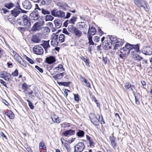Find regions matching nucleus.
<instances>
[{"mask_svg": "<svg viewBox=\"0 0 152 152\" xmlns=\"http://www.w3.org/2000/svg\"><path fill=\"white\" fill-rule=\"evenodd\" d=\"M21 20V21H18V24L22 26H25L28 28H30L31 26L30 20L27 15H24Z\"/></svg>", "mask_w": 152, "mask_h": 152, "instance_id": "nucleus-1", "label": "nucleus"}, {"mask_svg": "<svg viewBox=\"0 0 152 152\" xmlns=\"http://www.w3.org/2000/svg\"><path fill=\"white\" fill-rule=\"evenodd\" d=\"M68 28L69 31L76 37H80L82 35V32L73 25L69 26Z\"/></svg>", "mask_w": 152, "mask_h": 152, "instance_id": "nucleus-2", "label": "nucleus"}, {"mask_svg": "<svg viewBox=\"0 0 152 152\" xmlns=\"http://www.w3.org/2000/svg\"><path fill=\"white\" fill-rule=\"evenodd\" d=\"M134 2L135 4L139 7L144 9L145 11H148V8L147 6V3L143 0H134Z\"/></svg>", "mask_w": 152, "mask_h": 152, "instance_id": "nucleus-3", "label": "nucleus"}, {"mask_svg": "<svg viewBox=\"0 0 152 152\" xmlns=\"http://www.w3.org/2000/svg\"><path fill=\"white\" fill-rule=\"evenodd\" d=\"M21 8L20 7L19 2L17 1L15 7L13 10L11 11V14L12 16L14 17H16L20 13V10Z\"/></svg>", "mask_w": 152, "mask_h": 152, "instance_id": "nucleus-4", "label": "nucleus"}, {"mask_svg": "<svg viewBox=\"0 0 152 152\" xmlns=\"http://www.w3.org/2000/svg\"><path fill=\"white\" fill-rule=\"evenodd\" d=\"M85 148V146L84 143L79 142L76 145L74 146V152H82Z\"/></svg>", "mask_w": 152, "mask_h": 152, "instance_id": "nucleus-5", "label": "nucleus"}, {"mask_svg": "<svg viewBox=\"0 0 152 152\" xmlns=\"http://www.w3.org/2000/svg\"><path fill=\"white\" fill-rule=\"evenodd\" d=\"M51 14L54 17L63 18L65 16V13L61 10L57 11L56 10H53L51 11Z\"/></svg>", "mask_w": 152, "mask_h": 152, "instance_id": "nucleus-6", "label": "nucleus"}, {"mask_svg": "<svg viewBox=\"0 0 152 152\" xmlns=\"http://www.w3.org/2000/svg\"><path fill=\"white\" fill-rule=\"evenodd\" d=\"M33 51L34 53L38 55H42L44 52L42 47L38 45L34 46L33 48Z\"/></svg>", "mask_w": 152, "mask_h": 152, "instance_id": "nucleus-7", "label": "nucleus"}, {"mask_svg": "<svg viewBox=\"0 0 152 152\" xmlns=\"http://www.w3.org/2000/svg\"><path fill=\"white\" fill-rule=\"evenodd\" d=\"M29 15L31 19L34 20H38L40 17L38 12L37 10H35L31 12Z\"/></svg>", "mask_w": 152, "mask_h": 152, "instance_id": "nucleus-8", "label": "nucleus"}, {"mask_svg": "<svg viewBox=\"0 0 152 152\" xmlns=\"http://www.w3.org/2000/svg\"><path fill=\"white\" fill-rule=\"evenodd\" d=\"M22 5L23 9L29 10L32 7L31 3L28 0H25L22 3Z\"/></svg>", "mask_w": 152, "mask_h": 152, "instance_id": "nucleus-9", "label": "nucleus"}, {"mask_svg": "<svg viewBox=\"0 0 152 152\" xmlns=\"http://www.w3.org/2000/svg\"><path fill=\"white\" fill-rule=\"evenodd\" d=\"M142 52L145 55H152V48L149 47H145L143 48Z\"/></svg>", "mask_w": 152, "mask_h": 152, "instance_id": "nucleus-10", "label": "nucleus"}, {"mask_svg": "<svg viewBox=\"0 0 152 152\" xmlns=\"http://www.w3.org/2000/svg\"><path fill=\"white\" fill-rule=\"evenodd\" d=\"M124 43V39H118V40L115 44L114 49V50L118 49L119 48L121 47Z\"/></svg>", "mask_w": 152, "mask_h": 152, "instance_id": "nucleus-11", "label": "nucleus"}, {"mask_svg": "<svg viewBox=\"0 0 152 152\" xmlns=\"http://www.w3.org/2000/svg\"><path fill=\"white\" fill-rule=\"evenodd\" d=\"M50 40L43 41L42 43L41 44V45L43 47L45 50L46 53H47V49L50 47V46L49 44Z\"/></svg>", "mask_w": 152, "mask_h": 152, "instance_id": "nucleus-12", "label": "nucleus"}, {"mask_svg": "<svg viewBox=\"0 0 152 152\" xmlns=\"http://www.w3.org/2000/svg\"><path fill=\"white\" fill-rule=\"evenodd\" d=\"M55 61L56 59L55 57L52 56H50L47 57L45 59L46 62L49 64H52Z\"/></svg>", "mask_w": 152, "mask_h": 152, "instance_id": "nucleus-13", "label": "nucleus"}, {"mask_svg": "<svg viewBox=\"0 0 152 152\" xmlns=\"http://www.w3.org/2000/svg\"><path fill=\"white\" fill-rule=\"evenodd\" d=\"M77 25L79 28L81 29H83V30H87V26L86 23L83 22H79L77 23Z\"/></svg>", "mask_w": 152, "mask_h": 152, "instance_id": "nucleus-14", "label": "nucleus"}, {"mask_svg": "<svg viewBox=\"0 0 152 152\" xmlns=\"http://www.w3.org/2000/svg\"><path fill=\"white\" fill-rule=\"evenodd\" d=\"M75 133V130L70 129L68 130H67L64 132L63 133V134L64 136H71L74 135Z\"/></svg>", "mask_w": 152, "mask_h": 152, "instance_id": "nucleus-15", "label": "nucleus"}, {"mask_svg": "<svg viewBox=\"0 0 152 152\" xmlns=\"http://www.w3.org/2000/svg\"><path fill=\"white\" fill-rule=\"evenodd\" d=\"M96 31V29L95 27L93 26H91L90 28L89 26L88 29V34L94 35L95 34Z\"/></svg>", "mask_w": 152, "mask_h": 152, "instance_id": "nucleus-16", "label": "nucleus"}, {"mask_svg": "<svg viewBox=\"0 0 152 152\" xmlns=\"http://www.w3.org/2000/svg\"><path fill=\"white\" fill-rule=\"evenodd\" d=\"M109 38L110 39L111 42L113 45L115 44L118 40L119 38H118L117 37L113 35H108Z\"/></svg>", "mask_w": 152, "mask_h": 152, "instance_id": "nucleus-17", "label": "nucleus"}, {"mask_svg": "<svg viewBox=\"0 0 152 152\" xmlns=\"http://www.w3.org/2000/svg\"><path fill=\"white\" fill-rule=\"evenodd\" d=\"M120 52L124 56L128 55L130 53L129 51L126 49L125 46L120 49Z\"/></svg>", "mask_w": 152, "mask_h": 152, "instance_id": "nucleus-18", "label": "nucleus"}, {"mask_svg": "<svg viewBox=\"0 0 152 152\" xmlns=\"http://www.w3.org/2000/svg\"><path fill=\"white\" fill-rule=\"evenodd\" d=\"M3 113L4 115L7 116L10 119H13L15 117L14 114L11 111L9 113H6L4 112H3Z\"/></svg>", "mask_w": 152, "mask_h": 152, "instance_id": "nucleus-19", "label": "nucleus"}, {"mask_svg": "<svg viewBox=\"0 0 152 152\" xmlns=\"http://www.w3.org/2000/svg\"><path fill=\"white\" fill-rule=\"evenodd\" d=\"M52 120L54 123H59L61 120L58 118V116L56 115H54L51 118Z\"/></svg>", "mask_w": 152, "mask_h": 152, "instance_id": "nucleus-20", "label": "nucleus"}, {"mask_svg": "<svg viewBox=\"0 0 152 152\" xmlns=\"http://www.w3.org/2000/svg\"><path fill=\"white\" fill-rule=\"evenodd\" d=\"M54 23L56 27L57 28H58L61 27L62 25V21L60 20H55L54 21Z\"/></svg>", "mask_w": 152, "mask_h": 152, "instance_id": "nucleus-21", "label": "nucleus"}, {"mask_svg": "<svg viewBox=\"0 0 152 152\" xmlns=\"http://www.w3.org/2000/svg\"><path fill=\"white\" fill-rule=\"evenodd\" d=\"M64 76V73H61L59 74H56V75L53 76V77L54 79L55 80H56L57 79H60L62 78Z\"/></svg>", "mask_w": 152, "mask_h": 152, "instance_id": "nucleus-22", "label": "nucleus"}, {"mask_svg": "<svg viewBox=\"0 0 152 152\" xmlns=\"http://www.w3.org/2000/svg\"><path fill=\"white\" fill-rule=\"evenodd\" d=\"M54 71L56 72L58 70L60 72H62L64 70V69L63 67V66L62 64H59L58 66L55 68L53 69Z\"/></svg>", "mask_w": 152, "mask_h": 152, "instance_id": "nucleus-23", "label": "nucleus"}, {"mask_svg": "<svg viewBox=\"0 0 152 152\" xmlns=\"http://www.w3.org/2000/svg\"><path fill=\"white\" fill-rule=\"evenodd\" d=\"M31 41L35 43H39V42L40 40L37 35H34L32 37Z\"/></svg>", "mask_w": 152, "mask_h": 152, "instance_id": "nucleus-24", "label": "nucleus"}, {"mask_svg": "<svg viewBox=\"0 0 152 152\" xmlns=\"http://www.w3.org/2000/svg\"><path fill=\"white\" fill-rule=\"evenodd\" d=\"M132 87H134V86H132V85L129 83V82L126 83L124 86V87L126 89H129L131 90L132 91H133Z\"/></svg>", "mask_w": 152, "mask_h": 152, "instance_id": "nucleus-25", "label": "nucleus"}, {"mask_svg": "<svg viewBox=\"0 0 152 152\" xmlns=\"http://www.w3.org/2000/svg\"><path fill=\"white\" fill-rule=\"evenodd\" d=\"M105 45V46L106 47L107 50L111 48L112 45L113 44L111 42H109V41L107 40L104 42Z\"/></svg>", "mask_w": 152, "mask_h": 152, "instance_id": "nucleus-26", "label": "nucleus"}, {"mask_svg": "<svg viewBox=\"0 0 152 152\" xmlns=\"http://www.w3.org/2000/svg\"><path fill=\"white\" fill-rule=\"evenodd\" d=\"M4 73H5V76L4 77V78L3 79L5 80L9 81L11 80V75L7 72H4Z\"/></svg>", "mask_w": 152, "mask_h": 152, "instance_id": "nucleus-27", "label": "nucleus"}, {"mask_svg": "<svg viewBox=\"0 0 152 152\" xmlns=\"http://www.w3.org/2000/svg\"><path fill=\"white\" fill-rule=\"evenodd\" d=\"M58 84L60 86H69L71 83L70 82H59L57 81Z\"/></svg>", "mask_w": 152, "mask_h": 152, "instance_id": "nucleus-28", "label": "nucleus"}, {"mask_svg": "<svg viewBox=\"0 0 152 152\" xmlns=\"http://www.w3.org/2000/svg\"><path fill=\"white\" fill-rule=\"evenodd\" d=\"M22 88L24 91V92L26 94H27V93L26 92L27 90L28 89V87L27 85L25 83H23L22 86Z\"/></svg>", "mask_w": 152, "mask_h": 152, "instance_id": "nucleus-29", "label": "nucleus"}, {"mask_svg": "<svg viewBox=\"0 0 152 152\" xmlns=\"http://www.w3.org/2000/svg\"><path fill=\"white\" fill-rule=\"evenodd\" d=\"M91 122L94 124H95L99 121V119H98L96 115H94L93 118L91 119Z\"/></svg>", "mask_w": 152, "mask_h": 152, "instance_id": "nucleus-30", "label": "nucleus"}, {"mask_svg": "<svg viewBox=\"0 0 152 152\" xmlns=\"http://www.w3.org/2000/svg\"><path fill=\"white\" fill-rule=\"evenodd\" d=\"M80 58L81 59L83 60L84 62L86 63V65L87 66H90L88 59L86 57V58H85L83 56L80 57Z\"/></svg>", "mask_w": 152, "mask_h": 152, "instance_id": "nucleus-31", "label": "nucleus"}, {"mask_svg": "<svg viewBox=\"0 0 152 152\" xmlns=\"http://www.w3.org/2000/svg\"><path fill=\"white\" fill-rule=\"evenodd\" d=\"M5 7L8 9H10L14 6V4L12 2L7 3L4 4Z\"/></svg>", "mask_w": 152, "mask_h": 152, "instance_id": "nucleus-32", "label": "nucleus"}, {"mask_svg": "<svg viewBox=\"0 0 152 152\" xmlns=\"http://www.w3.org/2000/svg\"><path fill=\"white\" fill-rule=\"evenodd\" d=\"M125 46L126 49L129 50L130 52V50L133 49V46L132 45L128 43H127L125 45Z\"/></svg>", "mask_w": 152, "mask_h": 152, "instance_id": "nucleus-33", "label": "nucleus"}, {"mask_svg": "<svg viewBox=\"0 0 152 152\" xmlns=\"http://www.w3.org/2000/svg\"><path fill=\"white\" fill-rule=\"evenodd\" d=\"M84 132L82 130H79L76 133V135L79 137H81L84 136Z\"/></svg>", "mask_w": 152, "mask_h": 152, "instance_id": "nucleus-34", "label": "nucleus"}, {"mask_svg": "<svg viewBox=\"0 0 152 152\" xmlns=\"http://www.w3.org/2000/svg\"><path fill=\"white\" fill-rule=\"evenodd\" d=\"M54 18V17L50 15H47L45 16V20L46 21H52L53 20Z\"/></svg>", "mask_w": 152, "mask_h": 152, "instance_id": "nucleus-35", "label": "nucleus"}, {"mask_svg": "<svg viewBox=\"0 0 152 152\" xmlns=\"http://www.w3.org/2000/svg\"><path fill=\"white\" fill-rule=\"evenodd\" d=\"M41 11L42 13L44 15H50V11L45 9L43 8H42Z\"/></svg>", "mask_w": 152, "mask_h": 152, "instance_id": "nucleus-36", "label": "nucleus"}, {"mask_svg": "<svg viewBox=\"0 0 152 152\" xmlns=\"http://www.w3.org/2000/svg\"><path fill=\"white\" fill-rule=\"evenodd\" d=\"M133 57L134 58H136L138 61H140L143 59V58L139 55L133 54Z\"/></svg>", "mask_w": 152, "mask_h": 152, "instance_id": "nucleus-37", "label": "nucleus"}, {"mask_svg": "<svg viewBox=\"0 0 152 152\" xmlns=\"http://www.w3.org/2000/svg\"><path fill=\"white\" fill-rule=\"evenodd\" d=\"M133 46V49H134L137 52H140L139 46L140 45L139 44H137L135 45H132Z\"/></svg>", "mask_w": 152, "mask_h": 152, "instance_id": "nucleus-38", "label": "nucleus"}, {"mask_svg": "<svg viewBox=\"0 0 152 152\" xmlns=\"http://www.w3.org/2000/svg\"><path fill=\"white\" fill-rule=\"evenodd\" d=\"M59 40L61 42H64L65 40V35L63 34H60L59 37Z\"/></svg>", "mask_w": 152, "mask_h": 152, "instance_id": "nucleus-39", "label": "nucleus"}, {"mask_svg": "<svg viewBox=\"0 0 152 152\" xmlns=\"http://www.w3.org/2000/svg\"><path fill=\"white\" fill-rule=\"evenodd\" d=\"M40 27L39 26L37 23H34L32 28V31H36L38 30L39 28Z\"/></svg>", "mask_w": 152, "mask_h": 152, "instance_id": "nucleus-40", "label": "nucleus"}, {"mask_svg": "<svg viewBox=\"0 0 152 152\" xmlns=\"http://www.w3.org/2000/svg\"><path fill=\"white\" fill-rule=\"evenodd\" d=\"M76 18L75 17H72L70 20H69V22L72 24H74L75 21L76 20Z\"/></svg>", "mask_w": 152, "mask_h": 152, "instance_id": "nucleus-41", "label": "nucleus"}, {"mask_svg": "<svg viewBox=\"0 0 152 152\" xmlns=\"http://www.w3.org/2000/svg\"><path fill=\"white\" fill-rule=\"evenodd\" d=\"M26 101L28 102L29 107L31 110H33L34 107L33 104L28 99H27Z\"/></svg>", "mask_w": 152, "mask_h": 152, "instance_id": "nucleus-42", "label": "nucleus"}, {"mask_svg": "<svg viewBox=\"0 0 152 152\" xmlns=\"http://www.w3.org/2000/svg\"><path fill=\"white\" fill-rule=\"evenodd\" d=\"M61 126H63L64 128L69 127L70 126V124L66 123H64L61 124Z\"/></svg>", "mask_w": 152, "mask_h": 152, "instance_id": "nucleus-43", "label": "nucleus"}, {"mask_svg": "<svg viewBox=\"0 0 152 152\" xmlns=\"http://www.w3.org/2000/svg\"><path fill=\"white\" fill-rule=\"evenodd\" d=\"M51 45L53 46H57L58 45V42L56 41L52 40L51 42Z\"/></svg>", "mask_w": 152, "mask_h": 152, "instance_id": "nucleus-44", "label": "nucleus"}, {"mask_svg": "<svg viewBox=\"0 0 152 152\" xmlns=\"http://www.w3.org/2000/svg\"><path fill=\"white\" fill-rule=\"evenodd\" d=\"M75 100L76 102H78L79 100L80 97L78 94H74Z\"/></svg>", "mask_w": 152, "mask_h": 152, "instance_id": "nucleus-45", "label": "nucleus"}, {"mask_svg": "<svg viewBox=\"0 0 152 152\" xmlns=\"http://www.w3.org/2000/svg\"><path fill=\"white\" fill-rule=\"evenodd\" d=\"M1 11V13L4 14H6L8 12H9V11L6 8H2Z\"/></svg>", "mask_w": 152, "mask_h": 152, "instance_id": "nucleus-46", "label": "nucleus"}, {"mask_svg": "<svg viewBox=\"0 0 152 152\" xmlns=\"http://www.w3.org/2000/svg\"><path fill=\"white\" fill-rule=\"evenodd\" d=\"M18 29L19 31L22 33L25 31L26 28L24 27H18Z\"/></svg>", "mask_w": 152, "mask_h": 152, "instance_id": "nucleus-47", "label": "nucleus"}, {"mask_svg": "<svg viewBox=\"0 0 152 152\" xmlns=\"http://www.w3.org/2000/svg\"><path fill=\"white\" fill-rule=\"evenodd\" d=\"M98 31L99 32V35L100 36L104 33L103 32L102 30L99 27H98Z\"/></svg>", "mask_w": 152, "mask_h": 152, "instance_id": "nucleus-48", "label": "nucleus"}, {"mask_svg": "<svg viewBox=\"0 0 152 152\" xmlns=\"http://www.w3.org/2000/svg\"><path fill=\"white\" fill-rule=\"evenodd\" d=\"M40 27L41 26L44 25V22L43 21H40L36 23Z\"/></svg>", "mask_w": 152, "mask_h": 152, "instance_id": "nucleus-49", "label": "nucleus"}, {"mask_svg": "<svg viewBox=\"0 0 152 152\" xmlns=\"http://www.w3.org/2000/svg\"><path fill=\"white\" fill-rule=\"evenodd\" d=\"M18 71L17 69H16L14 72L12 73V75L13 76L16 77L18 76Z\"/></svg>", "mask_w": 152, "mask_h": 152, "instance_id": "nucleus-50", "label": "nucleus"}, {"mask_svg": "<svg viewBox=\"0 0 152 152\" xmlns=\"http://www.w3.org/2000/svg\"><path fill=\"white\" fill-rule=\"evenodd\" d=\"M35 68L37 69L41 73H43V71L42 69L40 68L37 65H36L35 66Z\"/></svg>", "mask_w": 152, "mask_h": 152, "instance_id": "nucleus-51", "label": "nucleus"}, {"mask_svg": "<svg viewBox=\"0 0 152 152\" xmlns=\"http://www.w3.org/2000/svg\"><path fill=\"white\" fill-rule=\"evenodd\" d=\"M111 142L112 146L114 148L116 146V143L115 140L114 139H111Z\"/></svg>", "mask_w": 152, "mask_h": 152, "instance_id": "nucleus-52", "label": "nucleus"}, {"mask_svg": "<svg viewBox=\"0 0 152 152\" xmlns=\"http://www.w3.org/2000/svg\"><path fill=\"white\" fill-rule=\"evenodd\" d=\"M58 39V35L55 34H53V40L57 41Z\"/></svg>", "mask_w": 152, "mask_h": 152, "instance_id": "nucleus-53", "label": "nucleus"}, {"mask_svg": "<svg viewBox=\"0 0 152 152\" xmlns=\"http://www.w3.org/2000/svg\"><path fill=\"white\" fill-rule=\"evenodd\" d=\"M19 63L24 67H26L27 66L26 64L24 62L23 60V59H22L20 61V62Z\"/></svg>", "mask_w": 152, "mask_h": 152, "instance_id": "nucleus-54", "label": "nucleus"}, {"mask_svg": "<svg viewBox=\"0 0 152 152\" xmlns=\"http://www.w3.org/2000/svg\"><path fill=\"white\" fill-rule=\"evenodd\" d=\"M0 83L2 84L4 86L8 88L7 86V84L6 82L4 81L3 80H0Z\"/></svg>", "mask_w": 152, "mask_h": 152, "instance_id": "nucleus-55", "label": "nucleus"}, {"mask_svg": "<svg viewBox=\"0 0 152 152\" xmlns=\"http://www.w3.org/2000/svg\"><path fill=\"white\" fill-rule=\"evenodd\" d=\"M4 54V51L0 48V58H1L3 55Z\"/></svg>", "mask_w": 152, "mask_h": 152, "instance_id": "nucleus-56", "label": "nucleus"}, {"mask_svg": "<svg viewBox=\"0 0 152 152\" xmlns=\"http://www.w3.org/2000/svg\"><path fill=\"white\" fill-rule=\"evenodd\" d=\"M71 15V14L70 13L68 12H67L66 15H65L64 17L63 18L65 19L68 18L70 17Z\"/></svg>", "mask_w": 152, "mask_h": 152, "instance_id": "nucleus-57", "label": "nucleus"}, {"mask_svg": "<svg viewBox=\"0 0 152 152\" xmlns=\"http://www.w3.org/2000/svg\"><path fill=\"white\" fill-rule=\"evenodd\" d=\"M40 4L42 5H47L46 2L45 0H40Z\"/></svg>", "mask_w": 152, "mask_h": 152, "instance_id": "nucleus-58", "label": "nucleus"}, {"mask_svg": "<svg viewBox=\"0 0 152 152\" xmlns=\"http://www.w3.org/2000/svg\"><path fill=\"white\" fill-rule=\"evenodd\" d=\"M62 33L65 34L69 35V33L67 31L66 29L65 28H64L62 31Z\"/></svg>", "mask_w": 152, "mask_h": 152, "instance_id": "nucleus-59", "label": "nucleus"}, {"mask_svg": "<svg viewBox=\"0 0 152 152\" xmlns=\"http://www.w3.org/2000/svg\"><path fill=\"white\" fill-rule=\"evenodd\" d=\"M84 83H85L86 86L90 88L91 86L89 82L88 81V80H86V81H85Z\"/></svg>", "mask_w": 152, "mask_h": 152, "instance_id": "nucleus-60", "label": "nucleus"}, {"mask_svg": "<svg viewBox=\"0 0 152 152\" xmlns=\"http://www.w3.org/2000/svg\"><path fill=\"white\" fill-rule=\"evenodd\" d=\"M64 147L66 148L67 151H70V149L68 147V145L67 143H65L64 145Z\"/></svg>", "mask_w": 152, "mask_h": 152, "instance_id": "nucleus-61", "label": "nucleus"}, {"mask_svg": "<svg viewBox=\"0 0 152 152\" xmlns=\"http://www.w3.org/2000/svg\"><path fill=\"white\" fill-rule=\"evenodd\" d=\"M134 97L135 99V103L137 104H140V102L138 99L137 98L136 96L134 95Z\"/></svg>", "mask_w": 152, "mask_h": 152, "instance_id": "nucleus-62", "label": "nucleus"}, {"mask_svg": "<svg viewBox=\"0 0 152 152\" xmlns=\"http://www.w3.org/2000/svg\"><path fill=\"white\" fill-rule=\"evenodd\" d=\"M30 63L31 64H33L34 63V61L30 58H28V59L26 60Z\"/></svg>", "mask_w": 152, "mask_h": 152, "instance_id": "nucleus-63", "label": "nucleus"}, {"mask_svg": "<svg viewBox=\"0 0 152 152\" xmlns=\"http://www.w3.org/2000/svg\"><path fill=\"white\" fill-rule=\"evenodd\" d=\"M16 59L18 62H20V61L22 59V58L18 55V56H16Z\"/></svg>", "mask_w": 152, "mask_h": 152, "instance_id": "nucleus-64", "label": "nucleus"}]
</instances>
